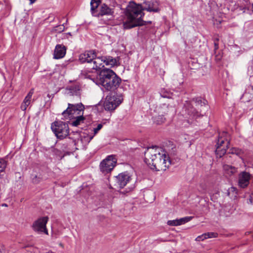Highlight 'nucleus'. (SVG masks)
I'll use <instances>...</instances> for the list:
<instances>
[{
    "label": "nucleus",
    "mask_w": 253,
    "mask_h": 253,
    "mask_svg": "<svg viewBox=\"0 0 253 253\" xmlns=\"http://www.w3.org/2000/svg\"><path fill=\"white\" fill-rule=\"evenodd\" d=\"M145 163L153 169L165 171L170 166L171 162L166 152L161 148H148L145 152Z\"/></svg>",
    "instance_id": "nucleus-1"
},
{
    "label": "nucleus",
    "mask_w": 253,
    "mask_h": 253,
    "mask_svg": "<svg viewBox=\"0 0 253 253\" xmlns=\"http://www.w3.org/2000/svg\"><path fill=\"white\" fill-rule=\"evenodd\" d=\"M141 5L133 1L129 3L126 8L125 17L123 23L125 29H130L136 26L144 25L145 21L142 20L144 13Z\"/></svg>",
    "instance_id": "nucleus-2"
},
{
    "label": "nucleus",
    "mask_w": 253,
    "mask_h": 253,
    "mask_svg": "<svg viewBox=\"0 0 253 253\" xmlns=\"http://www.w3.org/2000/svg\"><path fill=\"white\" fill-rule=\"evenodd\" d=\"M87 78L90 79L96 84L101 85L107 91H114L119 86L121 79L117 76L112 70L105 68L102 70L96 79L87 75Z\"/></svg>",
    "instance_id": "nucleus-3"
},
{
    "label": "nucleus",
    "mask_w": 253,
    "mask_h": 253,
    "mask_svg": "<svg viewBox=\"0 0 253 253\" xmlns=\"http://www.w3.org/2000/svg\"><path fill=\"white\" fill-rule=\"evenodd\" d=\"M207 101L202 100L201 98L193 99L191 101H186L184 104V109L187 115L189 116L188 119L184 120L182 124L184 127L188 126V125L193 123V120L196 119L200 116L201 114L199 110L201 112L204 107L206 106Z\"/></svg>",
    "instance_id": "nucleus-4"
},
{
    "label": "nucleus",
    "mask_w": 253,
    "mask_h": 253,
    "mask_svg": "<svg viewBox=\"0 0 253 253\" xmlns=\"http://www.w3.org/2000/svg\"><path fill=\"white\" fill-rule=\"evenodd\" d=\"M96 56L94 51H87L80 55L79 60L82 63H90L91 68L97 70L104 67V56L97 57Z\"/></svg>",
    "instance_id": "nucleus-5"
},
{
    "label": "nucleus",
    "mask_w": 253,
    "mask_h": 253,
    "mask_svg": "<svg viewBox=\"0 0 253 253\" xmlns=\"http://www.w3.org/2000/svg\"><path fill=\"white\" fill-rule=\"evenodd\" d=\"M84 109V107L82 103H68V108L63 112L62 115L65 119H72L78 116L83 115Z\"/></svg>",
    "instance_id": "nucleus-6"
},
{
    "label": "nucleus",
    "mask_w": 253,
    "mask_h": 253,
    "mask_svg": "<svg viewBox=\"0 0 253 253\" xmlns=\"http://www.w3.org/2000/svg\"><path fill=\"white\" fill-rule=\"evenodd\" d=\"M51 128L59 139H62L69 134L68 125L62 121H55L53 123L51 124Z\"/></svg>",
    "instance_id": "nucleus-7"
},
{
    "label": "nucleus",
    "mask_w": 253,
    "mask_h": 253,
    "mask_svg": "<svg viewBox=\"0 0 253 253\" xmlns=\"http://www.w3.org/2000/svg\"><path fill=\"white\" fill-rule=\"evenodd\" d=\"M228 135V133L225 131L219 134L216 145L215 152L217 156L219 157H221L226 153L229 144L227 139Z\"/></svg>",
    "instance_id": "nucleus-8"
},
{
    "label": "nucleus",
    "mask_w": 253,
    "mask_h": 253,
    "mask_svg": "<svg viewBox=\"0 0 253 253\" xmlns=\"http://www.w3.org/2000/svg\"><path fill=\"white\" fill-rule=\"evenodd\" d=\"M122 100L121 96L107 95L104 103V108L109 111H113L122 103Z\"/></svg>",
    "instance_id": "nucleus-9"
},
{
    "label": "nucleus",
    "mask_w": 253,
    "mask_h": 253,
    "mask_svg": "<svg viewBox=\"0 0 253 253\" xmlns=\"http://www.w3.org/2000/svg\"><path fill=\"white\" fill-rule=\"evenodd\" d=\"M116 164V159L112 155L109 156L100 163V170L105 174L108 173L114 169Z\"/></svg>",
    "instance_id": "nucleus-10"
},
{
    "label": "nucleus",
    "mask_w": 253,
    "mask_h": 253,
    "mask_svg": "<svg viewBox=\"0 0 253 253\" xmlns=\"http://www.w3.org/2000/svg\"><path fill=\"white\" fill-rule=\"evenodd\" d=\"M48 220V218L47 216L38 218L33 224V230L39 233H44L48 235V231L46 227Z\"/></svg>",
    "instance_id": "nucleus-11"
},
{
    "label": "nucleus",
    "mask_w": 253,
    "mask_h": 253,
    "mask_svg": "<svg viewBox=\"0 0 253 253\" xmlns=\"http://www.w3.org/2000/svg\"><path fill=\"white\" fill-rule=\"evenodd\" d=\"M131 179V176L126 172L121 173L116 177L118 186L121 188L124 187Z\"/></svg>",
    "instance_id": "nucleus-12"
},
{
    "label": "nucleus",
    "mask_w": 253,
    "mask_h": 253,
    "mask_svg": "<svg viewBox=\"0 0 253 253\" xmlns=\"http://www.w3.org/2000/svg\"><path fill=\"white\" fill-rule=\"evenodd\" d=\"M251 178V174L246 171H243L239 175L238 185L242 188L247 187Z\"/></svg>",
    "instance_id": "nucleus-13"
},
{
    "label": "nucleus",
    "mask_w": 253,
    "mask_h": 253,
    "mask_svg": "<svg viewBox=\"0 0 253 253\" xmlns=\"http://www.w3.org/2000/svg\"><path fill=\"white\" fill-rule=\"evenodd\" d=\"M158 2L156 0H147L144 2L143 10L150 12H158L159 11Z\"/></svg>",
    "instance_id": "nucleus-14"
},
{
    "label": "nucleus",
    "mask_w": 253,
    "mask_h": 253,
    "mask_svg": "<svg viewBox=\"0 0 253 253\" xmlns=\"http://www.w3.org/2000/svg\"><path fill=\"white\" fill-rule=\"evenodd\" d=\"M114 13V9L110 8L105 3L101 4L98 8V11L96 15V17L103 15H112Z\"/></svg>",
    "instance_id": "nucleus-15"
},
{
    "label": "nucleus",
    "mask_w": 253,
    "mask_h": 253,
    "mask_svg": "<svg viewBox=\"0 0 253 253\" xmlns=\"http://www.w3.org/2000/svg\"><path fill=\"white\" fill-rule=\"evenodd\" d=\"M66 52V47L63 44H57L55 46L53 56L55 59H60L64 57Z\"/></svg>",
    "instance_id": "nucleus-16"
},
{
    "label": "nucleus",
    "mask_w": 253,
    "mask_h": 253,
    "mask_svg": "<svg viewBox=\"0 0 253 253\" xmlns=\"http://www.w3.org/2000/svg\"><path fill=\"white\" fill-rule=\"evenodd\" d=\"M192 218V216H186L180 219L169 220L167 222V224L169 226H179L189 222Z\"/></svg>",
    "instance_id": "nucleus-17"
},
{
    "label": "nucleus",
    "mask_w": 253,
    "mask_h": 253,
    "mask_svg": "<svg viewBox=\"0 0 253 253\" xmlns=\"http://www.w3.org/2000/svg\"><path fill=\"white\" fill-rule=\"evenodd\" d=\"M33 93L34 89H31L27 96L25 97L23 102L21 105V109L23 111H25L27 109V108L30 104Z\"/></svg>",
    "instance_id": "nucleus-18"
},
{
    "label": "nucleus",
    "mask_w": 253,
    "mask_h": 253,
    "mask_svg": "<svg viewBox=\"0 0 253 253\" xmlns=\"http://www.w3.org/2000/svg\"><path fill=\"white\" fill-rule=\"evenodd\" d=\"M223 170L224 174L226 177L231 176L237 171L236 168L229 165H224L223 166Z\"/></svg>",
    "instance_id": "nucleus-19"
},
{
    "label": "nucleus",
    "mask_w": 253,
    "mask_h": 253,
    "mask_svg": "<svg viewBox=\"0 0 253 253\" xmlns=\"http://www.w3.org/2000/svg\"><path fill=\"white\" fill-rule=\"evenodd\" d=\"M104 63L110 67L118 66L119 65V58H113L112 56H104Z\"/></svg>",
    "instance_id": "nucleus-20"
},
{
    "label": "nucleus",
    "mask_w": 253,
    "mask_h": 253,
    "mask_svg": "<svg viewBox=\"0 0 253 253\" xmlns=\"http://www.w3.org/2000/svg\"><path fill=\"white\" fill-rule=\"evenodd\" d=\"M100 0H91L90 1L91 12L94 16H96L100 6Z\"/></svg>",
    "instance_id": "nucleus-21"
},
{
    "label": "nucleus",
    "mask_w": 253,
    "mask_h": 253,
    "mask_svg": "<svg viewBox=\"0 0 253 253\" xmlns=\"http://www.w3.org/2000/svg\"><path fill=\"white\" fill-rule=\"evenodd\" d=\"M159 113H161L162 115L167 114L169 111H173L174 110L172 107L170 106L169 107V105L166 104H163L161 105L160 108Z\"/></svg>",
    "instance_id": "nucleus-22"
},
{
    "label": "nucleus",
    "mask_w": 253,
    "mask_h": 253,
    "mask_svg": "<svg viewBox=\"0 0 253 253\" xmlns=\"http://www.w3.org/2000/svg\"><path fill=\"white\" fill-rule=\"evenodd\" d=\"M73 119L75 120L72 122L71 125L73 126H77L84 122V118L83 117V115H80L74 118Z\"/></svg>",
    "instance_id": "nucleus-23"
},
{
    "label": "nucleus",
    "mask_w": 253,
    "mask_h": 253,
    "mask_svg": "<svg viewBox=\"0 0 253 253\" xmlns=\"http://www.w3.org/2000/svg\"><path fill=\"white\" fill-rule=\"evenodd\" d=\"M102 127V125L98 124L97 126L93 129L94 134L93 135L87 136L86 137H84V138L88 141V143L90 141V140L93 138L94 136L98 133V131L100 130Z\"/></svg>",
    "instance_id": "nucleus-24"
},
{
    "label": "nucleus",
    "mask_w": 253,
    "mask_h": 253,
    "mask_svg": "<svg viewBox=\"0 0 253 253\" xmlns=\"http://www.w3.org/2000/svg\"><path fill=\"white\" fill-rule=\"evenodd\" d=\"M7 166V162L3 159H0V178L3 175V173Z\"/></svg>",
    "instance_id": "nucleus-25"
},
{
    "label": "nucleus",
    "mask_w": 253,
    "mask_h": 253,
    "mask_svg": "<svg viewBox=\"0 0 253 253\" xmlns=\"http://www.w3.org/2000/svg\"><path fill=\"white\" fill-rule=\"evenodd\" d=\"M243 153V152L241 149L237 148H233L229 150V153L236 154L240 157H242Z\"/></svg>",
    "instance_id": "nucleus-26"
},
{
    "label": "nucleus",
    "mask_w": 253,
    "mask_h": 253,
    "mask_svg": "<svg viewBox=\"0 0 253 253\" xmlns=\"http://www.w3.org/2000/svg\"><path fill=\"white\" fill-rule=\"evenodd\" d=\"M166 118L163 115H159L155 118L154 122L158 125L161 124L165 121Z\"/></svg>",
    "instance_id": "nucleus-27"
},
{
    "label": "nucleus",
    "mask_w": 253,
    "mask_h": 253,
    "mask_svg": "<svg viewBox=\"0 0 253 253\" xmlns=\"http://www.w3.org/2000/svg\"><path fill=\"white\" fill-rule=\"evenodd\" d=\"M64 30H65V26H64V23L62 25H60L54 27L53 28L52 31H54L55 32H57V33H60L64 31Z\"/></svg>",
    "instance_id": "nucleus-28"
},
{
    "label": "nucleus",
    "mask_w": 253,
    "mask_h": 253,
    "mask_svg": "<svg viewBox=\"0 0 253 253\" xmlns=\"http://www.w3.org/2000/svg\"><path fill=\"white\" fill-rule=\"evenodd\" d=\"M217 235V233L214 232H208L205 233V235L206 236L207 239L216 237Z\"/></svg>",
    "instance_id": "nucleus-29"
},
{
    "label": "nucleus",
    "mask_w": 253,
    "mask_h": 253,
    "mask_svg": "<svg viewBox=\"0 0 253 253\" xmlns=\"http://www.w3.org/2000/svg\"><path fill=\"white\" fill-rule=\"evenodd\" d=\"M207 239L206 236L205 235V234H203L201 235L198 236L195 240L197 241H204L205 239Z\"/></svg>",
    "instance_id": "nucleus-30"
},
{
    "label": "nucleus",
    "mask_w": 253,
    "mask_h": 253,
    "mask_svg": "<svg viewBox=\"0 0 253 253\" xmlns=\"http://www.w3.org/2000/svg\"><path fill=\"white\" fill-rule=\"evenodd\" d=\"M232 192H234L235 194H237V189L234 187H231L228 189V194L230 195Z\"/></svg>",
    "instance_id": "nucleus-31"
},
{
    "label": "nucleus",
    "mask_w": 253,
    "mask_h": 253,
    "mask_svg": "<svg viewBox=\"0 0 253 253\" xmlns=\"http://www.w3.org/2000/svg\"><path fill=\"white\" fill-rule=\"evenodd\" d=\"M40 181V177H38L36 175L33 178V182L35 183H38Z\"/></svg>",
    "instance_id": "nucleus-32"
},
{
    "label": "nucleus",
    "mask_w": 253,
    "mask_h": 253,
    "mask_svg": "<svg viewBox=\"0 0 253 253\" xmlns=\"http://www.w3.org/2000/svg\"><path fill=\"white\" fill-rule=\"evenodd\" d=\"M248 203L251 204H253V194L250 195Z\"/></svg>",
    "instance_id": "nucleus-33"
},
{
    "label": "nucleus",
    "mask_w": 253,
    "mask_h": 253,
    "mask_svg": "<svg viewBox=\"0 0 253 253\" xmlns=\"http://www.w3.org/2000/svg\"><path fill=\"white\" fill-rule=\"evenodd\" d=\"M218 39H216V40L214 42V50L215 51L218 48Z\"/></svg>",
    "instance_id": "nucleus-34"
},
{
    "label": "nucleus",
    "mask_w": 253,
    "mask_h": 253,
    "mask_svg": "<svg viewBox=\"0 0 253 253\" xmlns=\"http://www.w3.org/2000/svg\"><path fill=\"white\" fill-rule=\"evenodd\" d=\"M62 38H68L69 36H71V33H66V34H63L62 35Z\"/></svg>",
    "instance_id": "nucleus-35"
},
{
    "label": "nucleus",
    "mask_w": 253,
    "mask_h": 253,
    "mask_svg": "<svg viewBox=\"0 0 253 253\" xmlns=\"http://www.w3.org/2000/svg\"><path fill=\"white\" fill-rule=\"evenodd\" d=\"M221 58V55H216L215 56V60H217V61H219Z\"/></svg>",
    "instance_id": "nucleus-36"
},
{
    "label": "nucleus",
    "mask_w": 253,
    "mask_h": 253,
    "mask_svg": "<svg viewBox=\"0 0 253 253\" xmlns=\"http://www.w3.org/2000/svg\"><path fill=\"white\" fill-rule=\"evenodd\" d=\"M31 1V3H33L36 0H30Z\"/></svg>",
    "instance_id": "nucleus-37"
},
{
    "label": "nucleus",
    "mask_w": 253,
    "mask_h": 253,
    "mask_svg": "<svg viewBox=\"0 0 253 253\" xmlns=\"http://www.w3.org/2000/svg\"><path fill=\"white\" fill-rule=\"evenodd\" d=\"M2 206H5V207H6V206H7V205H6V204H3V205H2Z\"/></svg>",
    "instance_id": "nucleus-38"
},
{
    "label": "nucleus",
    "mask_w": 253,
    "mask_h": 253,
    "mask_svg": "<svg viewBox=\"0 0 253 253\" xmlns=\"http://www.w3.org/2000/svg\"><path fill=\"white\" fill-rule=\"evenodd\" d=\"M252 88H253V87H252Z\"/></svg>",
    "instance_id": "nucleus-39"
}]
</instances>
